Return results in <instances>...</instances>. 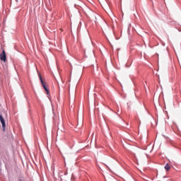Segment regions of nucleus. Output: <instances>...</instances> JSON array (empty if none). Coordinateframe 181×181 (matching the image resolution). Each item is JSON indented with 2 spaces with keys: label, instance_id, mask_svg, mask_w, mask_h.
<instances>
[{
  "label": "nucleus",
  "instance_id": "f257e3e1",
  "mask_svg": "<svg viewBox=\"0 0 181 181\" xmlns=\"http://www.w3.org/2000/svg\"><path fill=\"white\" fill-rule=\"evenodd\" d=\"M100 5L105 12L111 13V7H110V4L107 0H101Z\"/></svg>",
  "mask_w": 181,
  "mask_h": 181
},
{
  "label": "nucleus",
  "instance_id": "f03ea898",
  "mask_svg": "<svg viewBox=\"0 0 181 181\" xmlns=\"http://www.w3.org/2000/svg\"><path fill=\"white\" fill-rule=\"evenodd\" d=\"M38 76L43 88L45 90L47 95H49V94L50 93V91L49 90V88H47V86L46 85V81H43V78H42V74H38Z\"/></svg>",
  "mask_w": 181,
  "mask_h": 181
},
{
  "label": "nucleus",
  "instance_id": "7ed1b4c3",
  "mask_svg": "<svg viewBox=\"0 0 181 181\" xmlns=\"http://www.w3.org/2000/svg\"><path fill=\"white\" fill-rule=\"evenodd\" d=\"M0 59L1 62H6V53L5 52V49L2 50V52L0 54Z\"/></svg>",
  "mask_w": 181,
  "mask_h": 181
},
{
  "label": "nucleus",
  "instance_id": "20e7f679",
  "mask_svg": "<svg viewBox=\"0 0 181 181\" xmlns=\"http://www.w3.org/2000/svg\"><path fill=\"white\" fill-rule=\"evenodd\" d=\"M0 121L1 122L3 129L4 131H5V127H6V124L5 123V119H4V117H2V115H0Z\"/></svg>",
  "mask_w": 181,
  "mask_h": 181
},
{
  "label": "nucleus",
  "instance_id": "39448f33",
  "mask_svg": "<svg viewBox=\"0 0 181 181\" xmlns=\"http://www.w3.org/2000/svg\"><path fill=\"white\" fill-rule=\"evenodd\" d=\"M165 170H169L170 169V166H169V164L168 163H167L165 165Z\"/></svg>",
  "mask_w": 181,
  "mask_h": 181
},
{
  "label": "nucleus",
  "instance_id": "423d86ee",
  "mask_svg": "<svg viewBox=\"0 0 181 181\" xmlns=\"http://www.w3.org/2000/svg\"><path fill=\"white\" fill-rule=\"evenodd\" d=\"M178 31H179V32H181V28H178Z\"/></svg>",
  "mask_w": 181,
  "mask_h": 181
}]
</instances>
